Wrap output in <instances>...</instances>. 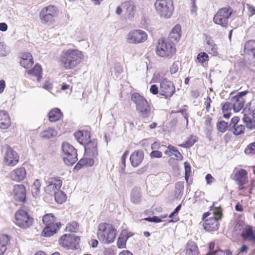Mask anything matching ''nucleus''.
I'll list each match as a JSON object with an SVG mask.
<instances>
[{"label":"nucleus","mask_w":255,"mask_h":255,"mask_svg":"<svg viewBox=\"0 0 255 255\" xmlns=\"http://www.w3.org/2000/svg\"><path fill=\"white\" fill-rule=\"evenodd\" d=\"M151 148L152 150H157L160 148V144L157 142H154L151 146Z\"/></svg>","instance_id":"nucleus-63"},{"label":"nucleus","mask_w":255,"mask_h":255,"mask_svg":"<svg viewBox=\"0 0 255 255\" xmlns=\"http://www.w3.org/2000/svg\"><path fill=\"white\" fill-rule=\"evenodd\" d=\"M128 155V151H127L124 153V154L123 155V156L122 157L121 169H122V171L124 170V168L126 167V158H127Z\"/></svg>","instance_id":"nucleus-53"},{"label":"nucleus","mask_w":255,"mask_h":255,"mask_svg":"<svg viewBox=\"0 0 255 255\" xmlns=\"http://www.w3.org/2000/svg\"><path fill=\"white\" fill-rule=\"evenodd\" d=\"M245 128L244 126L242 125H239L234 127V129L232 130L231 131L236 135H240L244 133Z\"/></svg>","instance_id":"nucleus-46"},{"label":"nucleus","mask_w":255,"mask_h":255,"mask_svg":"<svg viewBox=\"0 0 255 255\" xmlns=\"http://www.w3.org/2000/svg\"><path fill=\"white\" fill-rule=\"evenodd\" d=\"M27 73L28 74L36 76L38 81H39L42 77V69L38 64H36L32 69L27 71Z\"/></svg>","instance_id":"nucleus-39"},{"label":"nucleus","mask_w":255,"mask_h":255,"mask_svg":"<svg viewBox=\"0 0 255 255\" xmlns=\"http://www.w3.org/2000/svg\"><path fill=\"white\" fill-rule=\"evenodd\" d=\"M232 12V9L229 6L219 9L213 17L214 22L222 27H226Z\"/></svg>","instance_id":"nucleus-10"},{"label":"nucleus","mask_w":255,"mask_h":255,"mask_svg":"<svg viewBox=\"0 0 255 255\" xmlns=\"http://www.w3.org/2000/svg\"><path fill=\"white\" fill-rule=\"evenodd\" d=\"M62 156L64 162L68 166L73 165L78 160L76 149L71 144L64 142L62 144Z\"/></svg>","instance_id":"nucleus-5"},{"label":"nucleus","mask_w":255,"mask_h":255,"mask_svg":"<svg viewBox=\"0 0 255 255\" xmlns=\"http://www.w3.org/2000/svg\"><path fill=\"white\" fill-rule=\"evenodd\" d=\"M130 201L135 204H138L141 201V190L139 188H133L130 193Z\"/></svg>","instance_id":"nucleus-29"},{"label":"nucleus","mask_w":255,"mask_h":255,"mask_svg":"<svg viewBox=\"0 0 255 255\" xmlns=\"http://www.w3.org/2000/svg\"><path fill=\"white\" fill-rule=\"evenodd\" d=\"M234 179L239 186H243L247 181V172L246 170L243 169L237 171L235 173Z\"/></svg>","instance_id":"nucleus-24"},{"label":"nucleus","mask_w":255,"mask_h":255,"mask_svg":"<svg viewBox=\"0 0 255 255\" xmlns=\"http://www.w3.org/2000/svg\"><path fill=\"white\" fill-rule=\"evenodd\" d=\"M167 148L168 149L164 151V153L165 154L170 156L171 155V154H174L177 159L180 160L182 159L183 156L182 154L175 147L172 145H169Z\"/></svg>","instance_id":"nucleus-37"},{"label":"nucleus","mask_w":255,"mask_h":255,"mask_svg":"<svg viewBox=\"0 0 255 255\" xmlns=\"http://www.w3.org/2000/svg\"><path fill=\"white\" fill-rule=\"evenodd\" d=\"M76 140L81 144H85L90 139V132L87 130H79L74 133Z\"/></svg>","instance_id":"nucleus-23"},{"label":"nucleus","mask_w":255,"mask_h":255,"mask_svg":"<svg viewBox=\"0 0 255 255\" xmlns=\"http://www.w3.org/2000/svg\"><path fill=\"white\" fill-rule=\"evenodd\" d=\"M130 237L128 236L127 230H124L122 231L117 241V247L119 249H124L126 248V242L128 239Z\"/></svg>","instance_id":"nucleus-27"},{"label":"nucleus","mask_w":255,"mask_h":255,"mask_svg":"<svg viewBox=\"0 0 255 255\" xmlns=\"http://www.w3.org/2000/svg\"><path fill=\"white\" fill-rule=\"evenodd\" d=\"M10 119L7 112L0 111V128L6 129L10 125Z\"/></svg>","instance_id":"nucleus-26"},{"label":"nucleus","mask_w":255,"mask_h":255,"mask_svg":"<svg viewBox=\"0 0 255 255\" xmlns=\"http://www.w3.org/2000/svg\"><path fill=\"white\" fill-rule=\"evenodd\" d=\"M224 255L225 253L222 250H217L216 252H213L210 254H208L207 255Z\"/></svg>","instance_id":"nucleus-64"},{"label":"nucleus","mask_w":255,"mask_h":255,"mask_svg":"<svg viewBox=\"0 0 255 255\" xmlns=\"http://www.w3.org/2000/svg\"><path fill=\"white\" fill-rule=\"evenodd\" d=\"M215 203L211 207V209L214 208L213 216L209 219L205 220L204 224V229L208 232H214L218 229L219 223V220L222 216V210L220 207H214Z\"/></svg>","instance_id":"nucleus-6"},{"label":"nucleus","mask_w":255,"mask_h":255,"mask_svg":"<svg viewBox=\"0 0 255 255\" xmlns=\"http://www.w3.org/2000/svg\"><path fill=\"white\" fill-rule=\"evenodd\" d=\"M150 92L154 95H156L158 93V88L156 85L151 86L149 90Z\"/></svg>","instance_id":"nucleus-59"},{"label":"nucleus","mask_w":255,"mask_h":255,"mask_svg":"<svg viewBox=\"0 0 255 255\" xmlns=\"http://www.w3.org/2000/svg\"><path fill=\"white\" fill-rule=\"evenodd\" d=\"M9 237L6 235H0V255H3L6 251V246L9 242Z\"/></svg>","instance_id":"nucleus-34"},{"label":"nucleus","mask_w":255,"mask_h":255,"mask_svg":"<svg viewBox=\"0 0 255 255\" xmlns=\"http://www.w3.org/2000/svg\"><path fill=\"white\" fill-rule=\"evenodd\" d=\"M181 207V205H179L174 210V211L172 212L170 215L169 217L172 218L171 220L169 221V222H176L179 220V217L177 216V213L180 210Z\"/></svg>","instance_id":"nucleus-42"},{"label":"nucleus","mask_w":255,"mask_h":255,"mask_svg":"<svg viewBox=\"0 0 255 255\" xmlns=\"http://www.w3.org/2000/svg\"><path fill=\"white\" fill-rule=\"evenodd\" d=\"M62 114L60 109L54 108L51 110L48 114L49 120L51 122H55L60 120Z\"/></svg>","instance_id":"nucleus-32"},{"label":"nucleus","mask_w":255,"mask_h":255,"mask_svg":"<svg viewBox=\"0 0 255 255\" xmlns=\"http://www.w3.org/2000/svg\"><path fill=\"white\" fill-rule=\"evenodd\" d=\"M218 130L221 132H224L227 129L229 130V125L228 123L224 121L219 122L217 125Z\"/></svg>","instance_id":"nucleus-44"},{"label":"nucleus","mask_w":255,"mask_h":255,"mask_svg":"<svg viewBox=\"0 0 255 255\" xmlns=\"http://www.w3.org/2000/svg\"><path fill=\"white\" fill-rule=\"evenodd\" d=\"M185 167V179L187 181L191 173V166L189 163L185 162L184 163Z\"/></svg>","instance_id":"nucleus-50"},{"label":"nucleus","mask_w":255,"mask_h":255,"mask_svg":"<svg viewBox=\"0 0 255 255\" xmlns=\"http://www.w3.org/2000/svg\"><path fill=\"white\" fill-rule=\"evenodd\" d=\"M162 155V152L157 150L152 151L150 154L151 158H160Z\"/></svg>","instance_id":"nucleus-57"},{"label":"nucleus","mask_w":255,"mask_h":255,"mask_svg":"<svg viewBox=\"0 0 255 255\" xmlns=\"http://www.w3.org/2000/svg\"><path fill=\"white\" fill-rule=\"evenodd\" d=\"M240 120V118L238 117H235L231 120V123L229 125V131H232L234 129L235 127L238 126V123Z\"/></svg>","instance_id":"nucleus-49"},{"label":"nucleus","mask_w":255,"mask_h":255,"mask_svg":"<svg viewBox=\"0 0 255 255\" xmlns=\"http://www.w3.org/2000/svg\"><path fill=\"white\" fill-rule=\"evenodd\" d=\"M178 70V63L174 62L173 63L171 67L170 68V72L172 74H175L177 72Z\"/></svg>","instance_id":"nucleus-58"},{"label":"nucleus","mask_w":255,"mask_h":255,"mask_svg":"<svg viewBox=\"0 0 255 255\" xmlns=\"http://www.w3.org/2000/svg\"><path fill=\"white\" fill-rule=\"evenodd\" d=\"M144 220L154 223H159L161 222V219L157 216H153L152 217L145 218Z\"/></svg>","instance_id":"nucleus-55"},{"label":"nucleus","mask_w":255,"mask_h":255,"mask_svg":"<svg viewBox=\"0 0 255 255\" xmlns=\"http://www.w3.org/2000/svg\"><path fill=\"white\" fill-rule=\"evenodd\" d=\"M206 50L209 54L216 56L218 54V47L214 40L209 39L207 41Z\"/></svg>","instance_id":"nucleus-33"},{"label":"nucleus","mask_w":255,"mask_h":255,"mask_svg":"<svg viewBox=\"0 0 255 255\" xmlns=\"http://www.w3.org/2000/svg\"><path fill=\"white\" fill-rule=\"evenodd\" d=\"M9 52L8 48L3 43H0V55L6 56Z\"/></svg>","instance_id":"nucleus-48"},{"label":"nucleus","mask_w":255,"mask_h":255,"mask_svg":"<svg viewBox=\"0 0 255 255\" xmlns=\"http://www.w3.org/2000/svg\"><path fill=\"white\" fill-rule=\"evenodd\" d=\"M80 241L78 237L71 234H65L59 239V245L63 248L68 249H74L76 248V245Z\"/></svg>","instance_id":"nucleus-13"},{"label":"nucleus","mask_w":255,"mask_h":255,"mask_svg":"<svg viewBox=\"0 0 255 255\" xmlns=\"http://www.w3.org/2000/svg\"><path fill=\"white\" fill-rule=\"evenodd\" d=\"M33 219L23 210L17 211L15 214V223L22 229H27L33 224Z\"/></svg>","instance_id":"nucleus-9"},{"label":"nucleus","mask_w":255,"mask_h":255,"mask_svg":"<svg viewBox=\"0 0 255 255\" xmlns=\"http://www.w3.org/2000/svg\"><path fill=\"white\" fill-rule=\"evenodd\" d=\"M4 162L9 166H14L19 161V156L12 148L6 145L4 148Z\"/></svg>","instance_id":"nucleus-14"},{"label":"nucleus","mask_w":255,"mask_h":255,"mask_svg":"<svg viewBox=\"0 0 255 255\" xmlns=\"http://www.w3.org/2000/svg\"><path fill=\"white\" fill-rule=\"evenodd\" d=\"M117 235V230L112 225L104 223L99 225L98 238L103 243L109 244L113 243Z\"/></svg>","instance_id":"nucleus-2"},{"label":"nucleus","mask_w":255,"mask_h":255,"mask_svg":"<svg viewBox=\"0 0 255 255\" xmlns=\"http://www.w3.org/2000/svg\"><path fill=\"white\" fill-rule=\"evenodd\" d=\"M78 224L76 222H73L67 225L66 230L68 232L75 233L78 230Z\"/></svg>","instance_id":"nucleus-45"},{"label":"nucleus","mask_w":255,"mask_h":255,"mask_svg":"<svg viewBox=\"0 0 255 255\" xmlns=\"http://www.w3.org/2000/svg\"><path fill=\"white\" fill-rule=\"evenodd\" d=\"M104 255H114V250L112 248H106L104 250Z\"/></svg>","instance_id":"nucleus-60"},{"label":"nucleus","mask_w":255,"mask_h":255,"mask_svg":"<svg viewBox=\"0 0 255 255\" xmlns=\"http://www.w3.org/2000/svg\"><path fill=\"white\" fill-rule=\"evenodd\" d=\"M85 161L86 160L85 158L81 159L74 167V169L76 170H79L84 166H86Z\"/></svg>","instance_id":"nucleus-54"},{"label":"nucleus","mask_w":255,"mask_h":255,"mask_svg":"<svg viewBox=\"0 0 255 255\" xmlns=\"http://www.w3.org/2000/svg\"><path fill=\"white\" fill-rule=\"evenodd\" d=\"M10 176L13 180L20 182L25 178V169L23 167H20L13 170L10 172Z\"/></svg>","instance_id":"nucleus-22"},{"label":"nucleus","mask_w":255,"mask_h":255,"mask_svg":"<svg viewBox=\"0 0 255 255\" xmlns=\"http://www.w3.org/2000/svg\"><path fill=\"white\" fill-rule=\"evenodd\" d=\"M196 141V137L195 136H190L188 140L185 143L179 145L181 147L189 148L191 147Z\"/></svg>","instance_id":"nucleus-43"},{"label":"nucleus","mask_w":255,"mask_h":255,"mask_svg":"<svg viewBox=\"0 0 255 255\" xmlns=\"http://www.w3.org/2000/svg\"><path fill=\"white\" fill-rule=\"evenodd\" d=\"M83 145H84L85 152L87 154L92 155L93 157L97 156V141L96 139H93L92 140L90 139Z\"/></svg>","instance_id":"nucleus-19"},{"label":"nucleus","mask_w":255,"mask_h":255,"mask_svg":"<svg viewBox=\"0 0 255 255\" xmlns=\"http://www.w3.org/2000/svg\"><path fill=\"white\" fill-rule=\"evenodd\" d=\"M14 198L18 202H23L26 199V190L22 184L15 185L13 187Z\"/></svg>","instance_id":"nucleus-18"},{"label":"nucleus","mask_w":255,"mask_h":255,"mask_svg":"<svg viewBox=\"0 0 255 255\" xmlns=\"http://www.w3.org/2000/svg\"><path fill=\"white\" fill-rule=\"evenodd\" d=\"M208 55L205 52L200 53L197 57L198 61L201 63H203L208 60Z\"/></svg>","instance_id":"nucleus-51"},{"label":"nucleus","mask_w":255,"mask_h":255,"mask_svg":"<svg viewBox=\"0 0 255 255\" xmlns=\"http://www.w3.org/2000/svg\"><path fill=\"white\" fill-rule=\"evenodd\" d=\"M154 6L157 13L165 18L171 16L174 9L172 0H156Z\"/></svg>","instance_id":"nucleus-7"},{"label":"nucleus","mask_w":255,"mask_h":255,"mask_svg":"<svg viewBox=\"0 0 255 255\" xmlns=\"http://www.w3.org/2000/svg\"><path fill=\"white\" fill-rule=\"evenodd\" d=\"M175 189L176 194H178V196L182 195L184 189L183 182H177L175 185Z\"/></svg>","instance_id":"nucleus-47"},{"label":"nucleus","mask_w":255,"mask_h":255,"mask_svg":"<svg viewBox=\"0 0 255 255\" xmlns=\"http://www.w3.org/2000/svg\"><path fill=\"white\" fill-rule=\"evenodd\" d=\"M175 91V87L170 81L164 79L160 82L159 94L165 98L171 97Z\"/></svg>","instance_id":"nucleus-15"},{"label":"nucleus","mask_w":255,"mask_h":255,"mask_svg":"<svg viewBox=\"0 0 255 255\" xmlns=\"http://www.w3.org/2000/svg\"><path fill=\"white\" fill-rule=\"evenodd\" d=\"M57 9L50 5L43 7L39 13V17L43 23H52L54 18L57 15Z\"/></svg>","instance_id":"nucleus-12"},{"label":"nucleus","mask_w":255,"mask_h":255,"mask_svg":"<svg viewBox=\"0 0 255 255\" xmlns=\"http://www.w3.org/2000/svg\"><path fill=\"white\" fill-rule=\"evenodd\" d=\"M131 101L136 105V110L139 115L143 118H147L150 114L151 107L147 101L139 93H134L131 97Z\"/></svg>","instance_id":"nucleus-3"},{"label":"nucleus","mask_w":255,"mask_h":255,"mask_svg":"<svg viewBox=\"0 0 255 255\" xmlns=\"http://www.w3.org/2000/svg\"><path fill=\"white\" fill-rule=\"evenodd\" d=\"M127 41L128 43L138 44L145 42L147 39L146 32L140 29L130 30L127 35Z\"/></svg>","instance_id":"nucleus-11"},{"label":"nucleus","mask_w":255,"mask_h":255,"mask_svg":"<svg viewBox=\"0 0 255 255\" xmlns=\"http://www.w3.org/2000/svg\"><path fill=\"white\" fill-rule=\"evenodd\" d=\"M247 93V91L239 92L237 95L231 99L234 112H238L243 108L245 104V100L243 97Z\"/></svg>","instance_id":"nucleus-17"},{"label":"nucleus","mask_w":255,"mask_h":255,"mask_svg":"<svg viewBox=\"0 0 255 255\" xmlns=\"http://www.w3.org/2000/svg\"><path fill=\"white\" fill-rule=\"evenodd\" d=\"M243 120L246 123V126L248 128L250 129L255 128V121L254 120L245 116Z\"/></svg>","instance_id":"nucleus-41"},{"label":"nucleus","mask_w":255,"mask_h":255,"mask_svg":"<svg viewBox=\"0 0 255 255\" xmlns=\"http://www.w3.org/2000/svg\"><path fill=\"white\" fill-rule=\"evenodd\" d=\"M56 202L62 204L66 200V194L60 189L53 195Z\"/></svg>","instance_id":"nucleus-40"},{"label":"nucleus","mask_w":255,"mask_h":255,"mask_svg":"<svg viewBox=\"0 0 255 255\" xmlns=\"http://www.w3.org/2000/svg\"><path fill=\"white\" fill-rule=\"evenodd\" d=\"M181 37V26L176 24L172 29L169 35L170 43L173 44L174 42H178Z\"/></svg>","instance_id":"nucleus-25"},{"label":"nucleus","mask_w":255,"mask_h":255,"mask_svg":"<svg viewBox=\"0 0 255 255\" xmlns=\"http://www.w3.org/2000/svg\"><path fill=\"white\" fill-rule=\"evenodd\" d=\"M83 52L77 49H69L63 51L59 61L66 70L72 69L79 65L84 58Z\"/></svg>","instance_id":"nucleus-1"},{"label":"nucleus","mask_w":255,"mask_h":255,"mask_svg":"<svg viewBox=\"0 0 255 255\" xmlns=\"http://www.w3.org/2000/svg\"><path fill=\"white\" fill-rule=\"evenodd\" d=\"M242 236L245 240L255 242V234L251 227L247 228L242 234Z\"/></svg>","instance_id":"nucleus-36"},{"label":"nucleus","mask_w":255,"mask_h":255,"mask_svg":"<svg viewBox=\"0 0 255 255\" xmlns=\"http://www.w3.org/2000/svg\"><path fill=\"white\" fill-rule=\"evenodd\" d=\"M62 183V182L60 179L54 178H49L46 182L47 185L44 189L45 193L50 196H53L57 191L60 189Z\"/></svg>","instance_id":"nucleus-16"},{"label":"nucleus","mask_w":255,"mask_h":255,"mask_svg":"<svg viewBox=\"0 0 255 255\" xmlns=\"http://www.w3.org/2000/svg\"><path fill=\"white\" fill-rule=\"evenodd\" d=\"M212 102L211 98L209 97H207L206 100L205 102V105L206 106V109L207 111H209L210 108V104Z\"/></svg>","instance_id":"nucleus-61"},{"label":"nucleus","mask_w":255,"mask_h":255,"mask_svg":"<svg viewBox=\"0 0 255 255\" xmlns=\"http://www.w3.org/2000/svg\"><path fill=\"white\" fill-rule=\"evenodd\" d=\"M246 154H255V143L253 142L250 144L245 150Z\"/></svg>","instance_id":"nucleus-52"},{"label":"nucleus","mask_w":255,"mask_h":255,"mask_svg":"<svg viewBox=\"0 0 255 255\" xmlns=\"http://www.w3.org/2000/svg\"><path fill=\"white\" fill-rule=\"evenodd\" d=\"M198 249L196 244L192 241L189 242L186 247V255H198Z\"/></svg>","instance_id":"nucleus-30"},{"label":"nucleus","mask_w":255,"mask_h":255,"mask_svg":"<svg viewBox=\"0 0 255 255\" xmlns=\"http://www.w3.org/2000/svg\"><path fill=\"white\" fill-rule=\"evenodd\" d=\"M42 221L45 226L42 232L45 237H51L53 235L61 226L60 222H55V217L52 214L45 215L42 218Z\"/></svg>","instance_id":"nucleus-4"},{"label":"nucleus","mask_w":255,"mask_h":255,"mask_svg":"<svg viewBox=\"0 0 255 255\" xmlns=\"http://www.w3.org/2000/svg\"><path fill=\"white\" fill-rule=\"evenodd\" d=\"M34 63L32 56L30 53L24 52L21 55L20 64L25 69L30 68Z\"/></svg>","instance_id":"nucleus-21"},{"label":"nucleus","mask_w":255,"mask_h":255,"mask_svg":"<svg viewBox=\"0 0 255 255\" xmlns=\"http://www.w3.org/2000/svg\"><path fill=\"white\" fill-rule=\"evenodd\" d=\"M233 107L232 102H226L222 106V110L223 112H228L229 110H231Z\"/></svg>","instance_id":"nucleus-56"},{"label":"nucleus","mask_w":255,"mask_h":255,"mask_svg":"<svg viewBox=\"0 0 255 255\" xmlns=\"http://www.w3.org/2000/svg\"><path fill=\"white\" fill-rule=\"evenodd\" d=\"M57 131L53 128H48L44 130L40 133V136L44 139H49L56 136Z\"/></svg>","instance_id":"nucleus-35"},{"label":"nucleus","mask_w":255,"mask_h":255,"mask_svg":"<svg viewBox=\"0 0 255 255\" xmlns=\"http://www.w3.org/2000/svg\"><path fill=\"white\" fill-rule=\"evenodd\" d=\"M144 158V153L142 150L134 151L130 156V161L131 165L136 167L139 165Z\"/></svg>","instance_id":"nucleus-20"},{"label":"nucleus","mask_w":255,"mask_h":255,"mask_svg":"<svg viewBox=\"0 0 255 255\" xmlns=\"http://www.w3.org/2000/svg\"><path fill=\"white\" fill-rule=\"evenodd\" d=\"M124 6L126 9V14L128 18H132L134 16L136 7L132 1H128L124 3Z\"/></svg>","instance_id":"nucleus-28"},{"label":"nucleus","mask_w":255,"mask_h":255,"mask_svg":"<svg viewBox=\"0 0 255 255\" xmlns=\"http://www.w3.org/2000/svg\"><path fill=\"white\" fill-rule=\"evenodd\" d=\"M156 53L160 57L171 58L175 54L176 49L173 44L160 39L156 47Z\"/></svg>","instance_id":"nucleus-8"},{"label":"nucleus","mask_w":255,"mask_h":255,"mask_svg":"<svg viewBox=\"0 0 255 255\" xmlns=\"http://www.w3.org/2000/svg\"><path fill=\"white\" fill-rule=\"evenodd\" d=\"M85 163L86 166H91L94 164V160L92 158H85Z\"/></svg>","instance_id":"nucleus-62"},{"label":"nucleus","mask_w":255,"mask_h":255,"mask_svg":"<svg viewBox=\"0 0 255 255\" xmlns=\"http://www.w3.org/2000/svg\"><path fill=\"white\" fill-rule=\"evenodd\" d=\"M41 183L38 179L35 180L31 186V193L34 198L39 197Z\"/></svg>","instance_id":"nucleus-38"},{"label":"nucleus","mask_w":255,"mask_h":255,"mask_svg":"<svg viewBox=\"0 0 255 255\" xmlns=\"http://www.w3.org/2000/svg\"><path fill=\"white\" fill-rule=\"evenodd\" d=\"M244 51L246 54L251 55L253 57H255V41L251 40L247 42L244 46Z\"/></svg>","instance_id":"nucleus-31"}]
</instances>
